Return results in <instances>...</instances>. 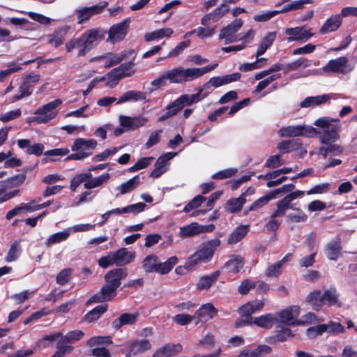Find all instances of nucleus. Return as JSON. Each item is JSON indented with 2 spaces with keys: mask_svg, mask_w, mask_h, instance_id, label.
Segmentation results:
<instances>
[{
  "mask_svg": "<svg viewBox=\"0 0 357 357\" xmlns=\"http://www.w3.org/2000/svg\"><path fill=\"white\" fill-rule=\"evenodd\" d=\"M102 33L98 29L88 30L80 36L70 40L66 43V49L68 52L74 49L77 50V56H83L91 50L98 45L101 40Z\"/></svg>",
  "mask_w": 357,
  "mask_h": 357,
  "instance_id": "obj_1",
  "label": "nucleus"
},
{
  "mask_svg": "<svg viewBox=\"0 0 357 357\" xmlns=\"http://www.w3.org/2000/svg\"><path fill=\"white\" fill-rule=\"evenodd\" d=\"M218 63L208 65L203 68L177 67L167 70L165 74L171 83L182 84L197 79L204 74L213 70Z\"/></svg>",
  "mask_w": 357,
  "mask_h": 357,
  "instance_id": "obj_2",
  "label": "nucleus"
},
{
  "mask_svg": "<svg viewBox=\"0 0 357 357\" xmlns=\"http://www.w3.org/2000/svg\"><path fill=\"white\" fill-rule=\"evenodd\" d=\"M314 125L323 129V133L320 137L321 143L328 144L339 138V132L341 128L340 119L320 117L315 121Z\"/></svg>",
  "mask_w": 357,
  "mask_h": 357,
  "instance_id": "obj_3",
  "label": "nucleus"
},
{
  "mask_svg": "<svg viewBox=\"0 0 357 357\" xmlns=\"http://www.w3.org/2000/svg\"><path fill=\"white\" fill-rule=\"evenodd\" d=\"M110 178L109 173H104L97 177H92V174L89 172H82L75 175L70 181V188L72 191H75L77 188L84 183V188L87 190L99 188L107 183Z\"/></svg>",
  "mask_w": 357,
  "mask_h": 357,
  "instance_id": "obj_4",
  "label": "nucleus"
},
{
  "mask_svg": "<svg viewBox=\"0 0 357 357\" xmlns=\"http://www.w3.org/2000/svg\"><path fill=\"white\" fill-rule=\"evenodd\" d=\"M220 243V239L214 238L203 244L202 247L188 259L185 266L191 269L199 264L208 262Z\"/></svg>",
  "mask_w": 357,
  "mask_h": 357,
  "instance_id": "obj_5",
  "label": "nucleus"
},
{
  "mask_svg": "<svg viewBox=\"0 0 357 357\" xmlns=\"http://www.w3.org/2000/svg\"><path fill=\"white\" fill-rule=\"evenodd\" d=\"M60 99H56L45 105L39 107L31 118V121L38 124L47 123L54 119L58 114V107L61 105Z\"/></svg>",
  "mask_w": 357,
  "mask_h": 357,
  "instance_id": "obj_6",
  "label": "nucleus"
},
{
  "mask_svg": "<svg viewBox=\"0 0 357 357\" xmlns=\"http://www.w3.org/2000/svg\"><path fill=\"white\" fill-rule=\"evenodd\" d=\"M318 131L316 128L307 125L289 126L282 127L278 132L281 137H294L298 136L312 137Z\"/></svg>",
  "mask_w": 357,
  "mask_h": 357,
  "instance_id": "obj_7",
  "label": "nucleus"
},
{
  "mask_svg": "<svg viewBox=\"0 0 357 357\" xmlns=\"http://www.w3.org/2000/svg\"><path fill=\"white\" fill-rule=\"evenodd\" d=\"M349 59L346 56H340L330 60L322 68L324 73H334L346 75L353 70L348 64Z\"/></svg>",
  "mask_w": 357,
  "mask_h": 357,
  "instance_id": "obj_8",
  "label": "nucleus"
},
{
  "mask_svg": "<svg viewBox=\"0 0 357 357\" xmlns=\"http://www.w3.org/2000/svg\"><path fill=\"white\" fill-rule=\"evenodd\" d=\"M300 313V308L297 305L289 306L282 311L274 314L277 317L276 322L285 326L298 324L296 319Z\"/></svg>",
  "mask_w": 357,
  "mask_h": 357,
  "instance_id": "obj_9",
  "label": "nucleus"
},
{
  "mask_svg": "<svg viewBox=\"0 0 357 357\" xmlns=\"http://www.w3.org/2000/svg\"><path fill=\"white\" fill-rule=\"evenodd\" d=\"M243 26L241 20H236L223 28L219 35L220 39H225V43L229 44L237 41L238 39L234 35Z\"/></svg>",
  "mask_w": 357,
  "mask_h": 357,
  "instance_id": "obj_10",
  "label": "nucleus"
},
{
  "mask_svg": "<svg viewBox=\"0 0 357 357\" xmlns=\"http://www.w3.org/2000/svg\"><path fill=\"white\" fill-rule=\"evenodd\" d=\"M129 19H126L120 23L113 25L108 32V40L115 43L123 40L127 34Z\"/></svg>",
  "mask_w": 357,
  "mask_h": 357,
  "instance_id": "obj_11",
  "label": "nucleus"
},
{
  "mask_svg": "<svg viewBox=\"0 0 357 357\" xmlns=\"http://www.w3.org/2000/svg\"><path fill=\"white\" fill-rule=\"evenodd\" d=\"M284 33L288 36L287 40L289 43L293 41H307L313 36L310 30H306L304 26L287 28L285 29Z\"/></svg>",
  "mask_w": 357,
  "mask_h": 357,
  "instance_id": "obj_12",
  "label": "nucleus"
},
{
  "mask_svg": "<svg viewBox=\"0 0 357 357\" xmlns=\"http://www.w3.org/2000/svg\"><path fill=\"white\" fill-rule=\"evenodd\" d=\"M116 289L117 288L116 287H114L105 282L100 291L93 295L87 303H101L109 301L115 296Z\"/></svg>",
  "mask_w": 357,
  "mask_h": 357,
  "instance_id": "obj_13",
  "label": "nucleus"
},
{
  "mask_svg": "<svg viewBox=\"0 0 357 357\" xmlns=\"http://www.w3.org/2000/svg\"><path fill=\"white\" fill-rule=\"evenodd\" d=\"M147 121L148 119L142 116L135 117L126 116H119L120 125L125 128L126 131L135 130L144 126Z\"/></svg>",
  "mask_w": 357,
  "mask_h": 357,
  "instance_id": "obj_14",
  "label": "nucleus"
},
{
  "mask_svg": "<svg viewBox=\"0 0 357 357\" xmlns=\"http://www.w3.org/2000/svg\"><path fill=\"white\" fill-rule=\"evenodd\" d=\"M177 153L167 152L158 158L157 160L154 169L151 172L150 176L153 178H158L165 173L169 165V161L174 158Z\"/></svg>",
  "mask_w": 357,
  "mask_h": 357,
  "instance_id": "obj_15",
  "label": "nucleus"
},
{
  "mask_svg": "<svg viewBox=\"0 0 357 357\" xmlns=\"http://www.w3.org/2000/svg\"><path fill=\"white\" fill-rule=\"evenodd\" d=\"M126 345L128 349V352L126 354V357L145 352L151 347L150 342L147 340H132L127 342Z\"/></svg>",
  "mask_w": 357,
  "mask_h": 357,
  "instance_id": "obj_16",
  "label": "nucleus"
},
{
  "mask_svg": "<svg viewBox=\"0 0 357 357\" xmlns=\"http://www.w3.org/2000/svg\"><path fill=\"white\" fill-rule=\"evenodd\" d=\"M241 78V74L238 73H235L231 75H227L222 77H211L208 82H206L204 85V88H210L211 86L213 87H219L233 82L237 81Z\"/></svg>",
  "mask_w": 357,
  "mask_h": 357,
  "instance_id": "obj_17",
  "label": "nucleus"
},
{
  "mask_svg": "<svg viewBox=\"0 0 357 357\" xmlns=\"http://www.w3.org/2000/svg\"><path fill=\"white\" fill-rule=\"evenodd\" d=\"M114 263L116 266H122L133 261L135 258V252L128 251L127 248H120L113 252Z\"/></svg>",
  "mask_w": 357,
  "mask_h": 357,
  "instance_id": "obj_18",
  "label": "nucleus"
},
{
  "mask_svg": "<svg viewBox=\"0 0 357 357\" xmlns=\"http://www.w3.org/2000/svg\"><path fill=\"white\" fill-rule=\"evenodd\" d=\"M128 275L126 268H118L109 271L105 276V282L118 288L121 284V280Z\"/></svg>",
  "mask_w": 357,
  "mask_h": 357,
  "instance_id": "obj_19",
  "label": "nucleus"
},
{
  "mask_svg": "<svg viewBox=\"0 0 357 357\" xmlns=\"http://www.w3.org/2000/svg\"><path fill=\"white\" fill-rule=\"evenodd\" d=\"M229 11L228 6L221 4L218 8H215L213 12L204 15L201 20V24L204 26L208 25L213 22H218Z\"/></svg>",
  "mask_w": 357,
  "mask_h": 357,
  "instance_id": "obj_20",
  "label": "nucleus"
},
{
  "mask_svg": "<svg viewBox=\"0 0 357 357\" xmlns=\"http://www.w3.org/2000/svg\"><path fill=\"white\" fill-rule=\"evenodd\" d=\"M217 310L208 303L202 305L195 312V317L199 321H207L213 319L217 314Z\"/></svg>",
  "mask_w": 357,
  "mask_h": 357,
  "instance_id": "obj_21",
  "label": "nucleus"
},
{
  "mask_svg": "<svg viewBox=\"0 0 357 357\" xmlns=\"http://www.w3.org/2000/svg\"><path fill=\"white\" fill-rule=\"evenodd\" d=\"M97 146V142L95 139H85L83 138H77L75 140L72 146L73 151H91L94 149Z\"/></svg>",
  "mask_w": 357,
  "mask_h": 357,
  "instance_id": "obj_22",
  "label": "nucleus"
},
{
  "mask_svg": "<svg viewBox=\"0 0 357 357\" xmlns=\"http://www.w3.org/2000/svg\"><path fill=\"white\" fill-rule=\"evenodd\" d=\"M342 24V17L340 15L331 16L322 25L319 29L321 34H326L328 33L336 31Z\"/></svg>",
  "mask_w": 357,
  "mask_h": 357,
  "instance_id": "obj_23",
  "label": "nucleus"
},
{
  "mask_svg": "<svg viewBox=\"0 0 357 357\" xmlns=\"http://www.w3.org/2000/svg\"><path fill=\"white\" fill-rule=\"evenodd\" d=\"M330 95L328 94L307 97L300 103V107L302 108H307L319 106L326 102L330 100Z\"/></svg>",
  "mask_w": 357,
  "mask_h": 357,
  "instance_id": "obj_24",
  "label": "nucleus"
},
{
  "mask_svg": "<svg viewBox=\"0 0 357 357\" xmlns=\"http://www.w3.org/2000/svg\"><path fill=\"white\" fill-rule=\"evenodd\" d=\"M139 317V313H124L121 314L118 319L112 322V326L115 329L120 328L124 325H130L136 322Z\"/></svg>",
  "mask_w": 357,
  "mask_h": 357,
  "instance_id": "obj_25",
  "label": "nucleus"
},
{
  "mask_svg": "<svg viewBox=\"0 0 357 357\" xmlns=\"http://www.w3.org/2000/svg\"><path fill=\"white\" fill-rule=\"evenodd\" d=\"M245 195L243 193L237 198L229 199L226 203L225 210L231 213L239 212L246 202Z\"/></svg>",
  "mask_w": 357,
  "mask_h": 357,
  "instance_id": "obj_26",
  "label": "nucleus"
},
{
  "mask_svg": "<svg viewBox=\"0 0 357 357\" xmlns=\"http://www.w3.org/2000/svg\"><path fill=\"white\" fill-rule=\"evenodd\" d=\"M248 225H240L237 227L228 236L227 243L236 244L241 241L248 232Z\"/></svg>",
  "mask_w": 357,
  "mask_h": 357,
  "instance_id": "obj_27",
  "label": "nucleus"
},
{
  "mask_svg": "<svg viewBox=\"0 0 357 357\" xmlns=\"http://www.w3.org/2000/svg\"><path fill=\"white\" fill-rule=\"evenodd\" d=\"M181 350V346L179 344H167L160 348L153 354V357H170L174 356Z\"/></svg>",
  "mask_w": 357,
  "mask_h": 357,
  "instance_id": "obj_28",
  "label": "nucleus"
},
{
  "mask_svg": "<svg viewBox=\"0 0 357 357\" xmlns=\"http://www.w3.org/2000/svg\"><path fill=\"white\" fill-rule=\"evenodd\" d=\"M341 245L337 241H331L324 249V252L328 259L337 260L340 256Z\"/></svg>",
  "mask_w": 357,
  "mask_h": 357,
  "instance_id": "obj_29",
  "label": "nucleus"
},
{
  "mask_svg": "<svg viewBox=\"0 0 357 357\" xmlns=\"http://www.w3.org/2000/svg\"><path fill=\"white\" fill-rule=\"evenodd\" d=\"M277 317L274 314L268 313L255 319L253 323L257 326L263 328H270L276 322Z\"/></svg>",
  "mask_w": 357,
  "mask_h": 357,
  "instance_id": "obj_30",
  "label": "nucleus"
},
{
  "mask_svg": "<svg viewBox=\"0 0 357 357\" xmlns=\"http://www.w3.org/2000/svg\"><path fill=\"white\" fill-rule=\"evenodd\" d=\"M203 231L202 227L197 222L180 227L178 235L181 238H188L199 234Z\"/></svg>",
  "mask_w": 357,
  "mask_h": 357,
  "instance_id": "obj_31",
  "label": "nucleus"
},
{
  "mask_svg": "<svg viewBox=\"0 0 357 357\" xmlns=\"http://www.w3.org/2000/svg\"><path fill=\"white\" fill-rule=\"evenodd\" d=\"M323 305L341 306L338 301V294L335 288H330L322 294Z\"/></svg>",
  "mask_w": 357,
  "mask_h": 357,
  "instance_id": "obj_32",
  "label": "nucleus"
},
{
  "mask_svg": "<svg viewBox=\"0 0 357 357\" xmlns=\"http://www.w3.org/2000/svg\"><path fill=\"white\" fill-rule=\"evenodd\" d=\"M173 32V30L170 28L160 29L152 32L146 33L144 35V38L146 41L150 42L162 38H169Z\"/></svg>",
  "mask_w": 357,
  "mask_h": 357,
  "instance_id": "obj_33",
  "label": "nucleus"
},
{
  "mask_svg": "<svg viewBox=\"0 0 357 357\" xmlns=\"http://www.w3.org/2000/svg\"><path fill=\"white\" fill-rule=\"evenodd\" d=\"M71 233V229L67 228L63 231L54 233L50 235L47 241L46 245L50 246L52 245L59 243L60 242L64 241L70 236Z\"/></svg>",
  "mask_w": 357,
  "mask_h": 357,
  "instance_id": "obj_34",
  "label": "nucleus"
},
{
  "mask_svg": "<svg viewBox=\"0 0 357 357\" xmlns=\"http://www.w3.org/2000/svg\"><path fill=\"white\" fill-rule=\"evenodd\" d=\"M101 10L102 8L97 6H93L91 7L77 10V13L78 15V23L82 24V22L88 20L93 15L99 13Z\"/></svg>",
  "mask_w": 357,
  "mask_h": 357,
  "instance_id": "obj_35",
  "label": "nucleus"
},
{
  "mask_svg": "<svg viewBox=\"0 0 357 357\" xmlns=\"http://www.w3.org/2000/svg\"><path fill=\"white\" fill-rule=\"evenodd\" d=\"M290 208H291V202L284 197L277 202L276 208L272 213L271 218L282 217L286 214L287 211Z\"/></svg>",
  "mask_w": 357,
  "mask_h": 357,
  "instance_id": "obj_36",
  "label": "nucleus"
},
{
  "mask_svg": "<svg viewBox=\"0 0 357 357\" xmlns=\"http://www.w3.org/2000/svg\"><path fill=\"white\" fill-rule=\"evenodd\" d=\"M238 312L241 316L245 317L246 319L236 322V327L238 328V327H241L242 326H245L246 324H250L252 323L251 321L252 317H250V315L252 313H254V312L252 309L251 304H250L249 302L244 304L243 305H242L239 308Z\"/></svg>",
  "mask_w": 357,
  "mask_h": 357,
  "instance_id": "obj_37",
  "label": "nucleus"
},
{
  "mask_svg": "<svg viewBox=\"0 0 357 357\" xmlns=\"http://www.w3.org/2000/svg\"><path fill=\"white\" fill-rule=\"evenodd\" d=\"M146 99L145 94L139 91H128L124 93L122 96L119 98L117 103H122L127 101H139Z\"/></svg>",
  "mask_w": 357,
  "mask_h": 357,
  "instance_id": "obj_38",
  "label": "nucleus"
},
{
  "mask_svg": "<svg viewBox=\"0 0 357 357\" xmlns=\"http://www.w3.org/2000/svg\"><path fill=\"white\" fill-rule=\"evenodd\" d=\"M140 182V178L139 176H135L132 178L129 179L126 182L121 184L117 190H120L121 195L128 193L135 189Z\"/></svg>",
  "mask_w": 357,
  "mask_h": 357,
  "instance_id": "obj_39",
  "label": "nucleus"
},
{
  "mask_svg": "<svg viewBox=\"0 0 357 357\" xmlns=\"http://www.w3.org/2000/svg\"><path fill=\"white\" fill-rule=\"evenodd\" d=\"M158 259L155 255H148L142 261V267L146 273H157Z\"/></svg>",
  "mask_w": 357,
  "mask_h": 357,
  "instance_id": "obj_40",
  "label": "nucleus"
},
{
  "mask_svg": "<svg viewBox=\"0 0 357 357\" xmlns=\"http://www.w3.org/2000/svg\"><path fill=\"white\" fill-rule=\"evenodd\" d=\"M305 301L311 305L314 310H319L323 305L322 295L319 291H314L306 296Z\"/></svg>",
  "mask_w": 357,
  "mask_h": 357,
  "instance_id": "obj_41",
  "label": "nucleus"
},
{
  "mask_svg": "<svg viewBox=\"0 0 357 357\" xmlns=\"http://www.w3.org/2000/svg\"><path fill=\"white\" fill-rule=\"evenodd\" d=\"M84 335V333L79 330H75L68 333L65 336L59 339L57 345H66V344L79 340Z\"/></svg>",
  "mask_w": 357,
  "mask_h": 357,
  "instance_id": "obj_42",
  "label": "nucleus"
},
{
  "mask_svg": "<svg viewBox=\"0 0 357 357\" xmlns=\"http://www.w3.org/2000/svg\"><path fill=\"white\" fill-rule=\"evenodd\" d=\"M244 262L242 257L235 256L231 257L226 264L225 268L230 272L238 273L243 266Z\"/></svg>",
  "mask_w": 357,
  "mask_h": 357,
  "instance_id": "obj_43",
  "label": "nucleus"
},
{
  "mask_svg": "<svg viewBox=\"0 0 357 357\" xmlns=\"http://www.w3.org/2000/svg\"><path fill=\"white\" fill-rule=\"evenodd\" d=\"M177 262L178 259L174 256L171 257L166 261L162 263L158 261L157 273L162 275L169 273Z\"/></svg>",
  "mask_w": 357,
  "mask_h": 357,
  "instance_id": "obj_44",
  "label": "nucleus"
},
{
  "mask_svg": "<svg viewBox=\"0 0 357 357\" xmlns=\"http://www.w3.org/2000/svg\"><path fill=\"white\" fill-rule=\"evenodd\" d=\"M22 249L20 248V241H15L10 246L7 255L5 258L6 261L12 262L18 259L21 255Z\"/></svg>",
  "mask_w": 357,
  "mask_h": 357,
  "instance_id": "obj_45",
  "label": "nucleus"
},
{
  "mask_svg": "<svg viewBox=\"0 0 357 357\" xmlns=\"http://www.w3.org/2000/svg\"><path fill=\"white\" fill-rule=\"evenodd\" d=\"M107 310L106 305H100L89 312L84 317V319L87 322H93L96 321L101 314Z\"/></svg>",
  "mask_w": 357,
  "mask_h": 357,
  "instance_id": "obj_46",
  "label": "nucleus"
},
{
  "mask_svg": "<svg viewBox=\"0 0 357 357\" xmlns=\"http://www.w3.org/2000/svg\"><path fill=\"white\" fill-rule=\"evenodd\" d=\"M280 78V74H273L268 77H264L260 79L261 81L257 85L255 89L253 91L254 93H257L266 89L272 82H274Z\"/></svg>",
  "mask_w": 357,
  "mask_h": 357,
  "instance_id": "obj_47",
  "label": "nucleus"
},
{
  "mask_svg": "<svg viewBox=\"0 0 357 357\" xmlns=\"http://www.w3.org/2000/svg\"><path fill=\"white\" fill-rule=\"evenodd\" d=\"M283 266L278 261L270 264L265 271V275L268 278H275L282 273Z\"/></svg>",
  "mask_w": 357,
  "mask_h": 357,
  "instance_id": "obj_48",
  "label": "nucleus"
},
{
  "mask_svg": "<svg viewBox=\"0 0 357 357\" xmlns=\"http://www.w3.org/2000/svg\"><path fill=\"white\" fill-rule=\"evenodd\" d=\"M218 275L219 274L218 272H215L211 275L201 278L199 282L197 283V287L199 289H208L215 281Z\"/></svg>",
  "mask_w": 357,
  "mask_h": 357,
  "instance_id": "obj_49",
  "label": "nucleus"
},
{
  "mask_svg": "<svg viewBox=\"0 0 357 357\" xmlns=\"http://www.w3.org/2000/svg\"><path fill=\"white\" fill-rule=\"evenodd\" d=\"M310 66V61L305 59H298L297 60L291 62L284 66L285 73L296 70L300 67L307 68Z\"/></svg>",
  "mask_w": 357,
  "mask_h": 357,
  "instance_id": "obj_50",
  "label": "nucleus"
},
{
  "mask_svg": "<svg viewBox=\"0 0 357 357\" xmlns=\"http://www.w3.org/2000/svg\"><path fill=\"white\" fill-rule=\"evenodd\" d=\"M33 87V86L32 84H30L29 83L23 79L22 84L19 87L20 94L15 95L13 97V100H18L24 97L29 96L32 93Z\"/></svg>",
  "mask_w": 357,
  "mask_h": 357,
  "instance_id": "obj_51",
  "label": "nucleus"
},
{
  "mask_svg": "<svg viewBox=\"0 0 357 357\" xmlns=\"http://www.w3.org/2000/svg\"><path fill=\"white\" fill-rule=\"evenodd\" d=\"M108 80L106 82V86L109 88H113L116 86L119 81L121 78L125 77H130V74H118L116 71L114 70H112L111 72L108 73Z\"/></svg>",
  "mask_w": 357,
  "mask_h": 357,
  "instance_id": "obj_52",
  "label": "nucleus"
},
{
  "mask_svg": "<svg viewBox=\"0 0 357 357\" xmlns=\"http://www.w3.org/2000/svg\"><path fill=\"white\" fill-rule=\"evenodd\" d=\"M307 218V215L299 208L294 210L287 215V220L295 223L305 222Z\"/></svg>",
  "mask_w": 357,
  "mask_h": 357,
  "instance_id": "obj_53",
  "label": "nucleus"
},
{
  "mask_svg": "<svg viewBox=\"0 0 357 357\" xmlns=\"http://www.w3.org/2000/svg\"><path fill=\"white\" fill-rule=\"evenodd\" d=\"M112 340L109 336H98L93 337L87 342V345L89 347L93 346H105L112 344Z\"/></svg>",
  "mask_w": 357,
  "mask_h": 357,
  "instance_id": "obj_54",
  "label": "nucleus"
},
{
  "mask_svg": "<svg viewBox=\"0 0 357 357\" xmlns=\"http://www.w3.org/2000/svg\"><path fill=\"white\" fill-rule=\"evenodd\" d=\"M284 69V66L281 63H275L270 67L268 69L261 71L255 74V79L256 80H260L265 77L271 75L273 73L278 72L282 69Z\"/></svg>",
  "mask_w": 357,
  "mask_h": 357,
  "instance_id": "obj_55",
  "label": "nucleus"
},
{
  "mask_svg": "<svg viewBox=\"0 0 357 357\" xmlns=\"http://www.w3.org/2000/svg\"><path fill=\"white\" fill-rule=\"evenodd\" d=\"M271 351V348L267 345H260L253 350H244L243 354L247 357H260L261 354H268Z\"/></svg>",
  "mask_w": 357,
  "mask_h": 357,
  "instance_id": "obj_56",
  "label": "nucleus"
},
{
  "mask_svg": "<svg viewBox=\"0 0 357 357\" xmlns=\"http://www.w3.org/2000/svg\"><path fill=\"white\" fill-rule=\"evenodd\" d=\"M309 3V0H296L284 6L281 10H277L279 13H285L289 10H295L301 9L304 4Z\"/></svg>",
  "mask_w": 357,
  "mask_h": 357,
  "instance_id": "obj_57",
  "label": "nucleus"
},
{
  "mask_svg": "<svg viewBox=\"0 0 357 357\" xmlns=\"http://www.w3.org/2000/svg\"><path fill=\"white\" fill-rule=\"evenodd\" d=\"M73 270L70 268H64L62 271H61L56 275V283L60 285H63L66 284L69 281L73 274Z\"/></svg>",
  "mask_w": 357,
  "mask_h": 357,
  "instance_id": "obj_58",
  "label": "nucleus"
},
{
  "mask_svg": "<svg viewBox=\"0 0 357 357\" xmlns=\"http://www.w3.org/2000/svg\"><path fill=\"white\" fill-rule=\"evenodd\" d=\"M325 332L333 335H337L344 332V328L340 323L329 321L328 324H324Z\"/></svg>",
  "mask_w": 357,
  "mask_h": 357,
  "instance_id": "obj_59",
  "label": "nucleus"
},
{
  "mask_svg": "<svg viewBox=\"0 0 357 357\" xmlns=\"http://www.w3.org/2000/svg\"><path fill=\"white\" fill-rule=\"evenodd\" d=\"M202 89H200L197 93L195 94H183L181 96L185 106L186 105H190L195 102H197L200 101L202 99H203L205 96H203L202 97L200 96V93L202 92Z\"/></svg>",
  "mask_w": 357,
  "mask_h": 357,
  "instance_id": "obj_60",
  "label": "nucleus"
},
{
  "mask_svg": "<svg viewBox=\"0 0 357 357\" xmlns=\"http://www.w3.org/2000/svg\"><path fill=\"white\" fill-rule=\"evenodd\" d=\"M48 38V43L50 45L58 47L61 45L63 41H64V33H63L61 31L55 32L52 35H49L47 36Z\"/></svg>",
  "mask_w": 357,
  "mask_h": 357,
  "instance_id": "obj_61",
  "label": "nucleus"
},
{
  "mask_svg": "<svg viewBox=\"0 0 357 357\" xmlns=\"http://www.w3.org/2000/svg\"><path fill=\"white\" fill-rule=\"evenodd\" d=\"M236 168H228L224 170H221L218 172L215 173L212 175V178L213 179H224L227 178L231 177L237 173Z\"/></svg>",
  "mask_w": 357,
  "mask_h": 357,
  "instance_id": "obj_62",
  "label": "nucleus"
},
{
  "mask_svg": "<svg viewBox=\"0 0 357 357\" xmlns=\"http://www.w3.org/2000/svg\"><path fill=\"white\" fill-rule=\"evenodd\" d=\"M25 178L26 175L24 174H17L8 178L6 185L10 188L17 187L21 185L25 181Z\"/></svg>",
  "mask_w": 357,
  "mask_h": 357,
  "instance_id": "obj_63",
  "label": "nucleus"
},
{
  "mask_svg": "<svg viewBox=\"0 0 357 357\" xmlns=\"http://www.w3.org/2000/svg\"><path fill=\"white\" fill-rule=\"evenodd\" d=\"M284 162L281 159L280 155H275L269 157L265 163V166L268 168H277L282 165Z\"/></svg>",
  "mask_w": 357,
  "mask_h": 357,
  "instance_id": "obj_64",
  "label": "nucleus"
}]
</instances>
